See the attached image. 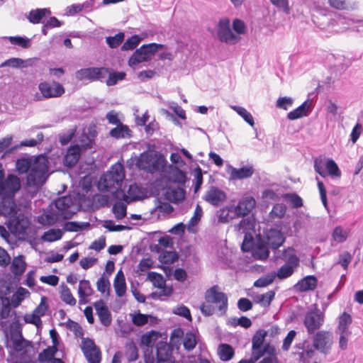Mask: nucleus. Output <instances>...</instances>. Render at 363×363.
<instances>
[{
  "label": "nucleus",
  "instance_id": "de8ad7c7",
  "mask_svg": "<svg viewBox=\"0 0 363 363\" xmlns=\"http://www.w3.org/2000/svg\"><path fill=\"white\" fill-rule=\"evenodd\" d=\"M76 142L77 146H79L83 152L92 148L94 144V140L90 138V137L85 133L82 134Z\"/></svg>",
  "mask_w": 363,
  "mask_h": 363
},
{
  "label": "nucleus",
  "instance_id": "f704fd0d",
  "mask_svg": "<svg viewBox=\"0 0 363 363\" xmlns=\"http://www.w3.org/2000/svg\"><path fill=\"white\" fill-rule=\"evenodd\" d=\"M57 352V347L49 346L39 353L38 359L40 362H50Z\"/></svg>",
  "mask_w": 363,
  "mask_h": 363
},
{
  "label": "nucleus",
  "instance_id": "4468645a",
  "mask_svg": "<svg viewBox=\"0 0 363 363\" xmlns=\"http://www.w3.org/2000/svg\"><path fill=\"white\" fill-rule=\"evenodd\" d=\"M203 199L213 206H219L226 201L227 195L219 188L211 186L203 195Z\"/></svg>",
  "mask_w": 363,
  "mask_h": 363
},
{
  "label": "nucleus",
  "instance_id": "4c0bfd02",
  "mask_svg": "<svg viewBox=\"0 0 363 363\" xmlns=\"http://www.w3.org/2000/svg\"><path fill=\"white\" fill-rule=\"evenodd\" d=\"M325 170L327 175L329 174L333 178H340L341 177V171L333 159H327Z\"/></svg>",
  "mask_w": 363,
  "mask_h": 363
},
{
  "label": "nucleus",
  "instance_id": "864d4df0",
  "mask_svg": "<svg viewBox=\"0 0 363 363\" xmlns=\"http://www.w3.org/2000/svg\"><path fill=\"white\" fill-rule=\"evenodd\" d=\"M147 279L152 283L155 287L160 289L164 286L165 280L164 279L162 275L157 272H149L147 274Z\"/></svg>",
  "mask_w": 363,
  "mask_h": 363
},
{
  "label": "nucleus",
  "instance_id": "ea45409f",
  "mask_svg": "<svg viewBox=\"0 0 363 363\" xmlns=\"http://www.w3.org/2000/svg\"><path fill=\"white\" fill-rule=\"evenodd\" d=\"M63 235V232L60 229H50L45 231L41 237L43 241L54 242L60 240Z\"/></svg>",
  "mask_w": 363,
  "mask_h": 363
},
{
  "label": "nucleus",
  "instance_id": "2f4dec72",
  "mask_svg": "<svg viewBox=\"0 0 363 363\" xmlns=\"http://www.w3.org/2000/svg\"><path fill=\"white\" fill-rule=\"evenodd\" d=\"M218 353L220 359L225 362L230 360L235 354L233 347L225 343H222L219 345Z\"/></svg>",
  "mask_w": 363,
  "mask_h": 363
},
{
  "label": "nucleus",
  "instance_id": "423d86ee",
  "mask_svg": "<svg viewBox=\"0 0 363 363\" xmlns=\"http://www.w3.org/2000/svg\"><path fill=\"white\" fill-rule=\"evenodd\" d=\"M218 39L227 44L235 45L240 37L233 33L230 27V20L228 18H220L217 26Z\"/></svg>",
  "mask_w": 363,
  "mask_h": 363
},
{
  "label": "nucleus",
  "instance_id": "e433bc0d",
  "mask_svg": "<svg viewBox=\"0 0 363 363\" xmlns=\"http://www.w3.org/2000/svg\"><path fill=\"white\" fill-rule=\"evenodd\" d=\"M109 196L108 195L96 194L92 196V206L96 210L108 206L109 204Z\"/></svg>",
  "mask_w": 363,
  "mask_h": 363
},
{
  "label": "nucleus",
  "instance_id": "f3484780",
  "mask_svg": "<svg viewBox=\"0 0 363 363\" xmlns=\"http://www.w3.org/2000/svg\"><path fill=\"white\" fill-rule=\"evenodd\" d=\"M269 248L262 235L259 234L256 237V244L250 252L255 259L265 260L269 255Z\"/></svg>",
  "mask_w": 363,
  "mask_h": 363
},
{
  "label": "nucleus",
  "instance_id": "9d476101",
  "mask_svg": "<svg viewBox=\"0 0 363 363\" xmlns=\"http://www.w3.org/2000/svg\"><path fill=\"white\" fill-rule=\"evenodd\" d=\"M38 89L43 98H57L65 92L64 86L59 82L53 80L52 82H42L38 84Z\"/></svg>",
  "mask_w": 363,
  "mask_h": 363
},
{
  "label": "nucleus",
  "instance_id": "13d9d810",
  "mask_svg": "<svg viewBox=\"0 0 363 363\" xmlns=\"http://www.w3.org/2000/svg\"><path fill=\"white\" fill-rule=\"evenodd\" d=\"M255 227L254 219L252 218H242L238 225V230L242 233L250 232Z\"/></svg>",
  "mask_w": 363,
  "mask_h": 363
},
{
  "label": "nucleus",
  "instance_id": "052dcab7",
  "mask_svg": "<svg viewBox=\"0 0 363 363\" xmlns=\"http://www.w3.org/2000/svg\"><path fill=\"white\" fill-rule=\"evenodd\" d=\"M141 39L138 35H133L126 40L121 47L122 50H131L135 49L140 43Z\"/></svg>",
  "mask_w": 363,
  "mask_h": 363
},
{
  "label": "nucleus",
  "instance_id": "bf43d9fd",
  "mask_svg": "<svg viewBox=\"0 0 363 363\" xmlns=\"http://www.w3.org/2000/svg\"><path fill=\"white\" fill-rule=\"evenodd\" d=\"M276 277L275 273L267 274L263 277H259L254 283L255 287H265L272 284Z\"/></svg>",
  "mask_w": 363,
  "mask_h": 363
},
{
  "label": "nucleus",
  "instance_id": "b1692460",
  "mask_svg": "<svg viewBox=\"0 0 363 363\" xmlns=\"http://www.w3.org/2000/svg\"><path fill=\"white\" fill-rule=\"evenodd\" d=\"M50 9H36L31 10L27 15V18L30 23L38 24L42 22V19L48 14H50Z\"/></svg>",
  "mask_w": 363,
  "mask_h": 363
},
{
  "label": "nucleus",
  "instance_id": "6ab92c4d",
  "mask_svg": "<svg viewBox=\"0 0 363 363\" xmlns=\"http://www.w3.org/2000/svg\"><path fill=\"white\" fill-rule=\"evenodd\" d=\"M14 196H3L0 202V215L9 217H16L17 207L15 203Z\"/></svg>",
  "mask_w": 363,
  "mask_h": 363
},
{
  "label": "nucleus",
  "instance_id": "393cba45",
  "mask_svg": "<svg viewBox=\"0 0 363 363\" xmlns=\"http://www.w3.org/2000/svg\"><path fill=\"white\" fill-rule=\"evenodd\" d=\"M109 135L116 139L130 138L132 136V131L128 125L120 123L110 130Z\"/></svg>",
  "mask_w": 363,
  "mask_h": 363
},
{
  "label": "nucleus",
  "instance_id": "c756f323",
  "mask_svg": "<svg viewBox=\"0 0 363 363\" xmlns=\"http://www.w3.org/2000/svg\"><path fill=\"white\" fill-rule=\"evenodd\" d=\"M4 38L9 40L12 45H18L24 49L30 48L32 45L31 40L25 36H8L4 37Z\"/></svg>",
  "mask_w": 363,
  "mask_h": 363
},
{
  "label": "nucleus",
  "instance_id": "09e8293b",
  "mask_svg": "<svg viewBox=\"0 0 363 363\" xmlns=\"http://www.w3.org/2000/svg\"><path fill=\"white\" fill-rule=\"evenodd\" d=\"M149 318L157 320V317L150 314H143L141 313H138L133 316L132 322L135 325L141 327L148 323Z\"/></svg>",
  "mask_w": 363,
  "mask_h": 363
},
{
  "label": "nucleus",
  "instance_id": "39448f33",
  "mask_svg": "<svg viewBox=\"0 0 363 363\" xmlns=\"http://www.w3.org/2000/svg\"><path fill=\"white\" fill-rule=\"evenodd\" d=\"M109 73V68L101 67H87L77 70L76 77L79 80H89L90 82L100 81L103 82Z\"/></svg>",
  "mask_w": 363,
  "mask_h": 363
},
{
  "label": "nucleus",
  "instance_id": "6e6d98bb",
  "mask_svg": "<svg viewBox=\"0 0 363 363\" xmlns=\"http://www.w3.org/2000/svg\"><path fill=\"white\" fill-rule=\"evenodd\" d=\"M352 321L351 315L344 312L339 318V323H338V330H344V331H350L349 330V326L351 325Z\"/></svg>",
  "mask_w": 363,
  "mask_h": 363
},
{
  "label": "nucleus",
  "instance_id": "412c9836",
  "mask_svg": "<svg viewBox=\"0 0 363 363\" xmlns=\"http://www.w3.org/2000/svg\"><path fill=\"white\" fill-rule=\"evenodd\" d=\"M172 354L171 346L160 340L156 344V357L158 363H164L170 360Z\"/></svg>",
  "mask_w": 363,
  "mask_h": 363
},
{
  "label": "nucleus",
  "instance_id": "dca6fc26",
  "mask_svg": "<svg viewBox=\"0 0 363 363\" xmlns=\"http://www.w3.org/2000/svg\"><path fill=\"white\" fill-rule=\"evenodd\" d=\"M256 201L254 198L247 196L241 199L236 206L233 205V213L237 218L247 216L255 208Z\"/></svg>",
  "mask_w": 363,
  "mask_h": 363
},
{
  "label": "nucleus",
  "instance_id": "5fc2aeb1",
  "mask_svg": "<svg viewBox=\"0 0 363 363\" xmlns=\"http://www.w3.org/2000/svg\"><path fill=\"white\" fill-rule=\"evenodd\" d=\"M62 291L60 295L62 301L69 306H74L77 303V301L72 296L69 289L64 284L62 285Z\"/></svg>",
  "mask_w": 363,
  "mask_h": 363
},
{
  "label": "nucleus",
  "instance_id": "473e14b6",
  "mask_svg": "<svg viewBox=\"0 0 363 363\" xmlns=\"http://www.w3.org/2000/svg\"><path fill=\"white\" fill-rule=\"evenodd\" d=\"M12 142V136H6L2 139L0 140V154L3 152L4 150H6L2 155V157L13 153L14 151H16L18 149V146L15 145L13 147H11L9 148V147L11 145Z\"/></svg>",
  "mask_w": 363,
  "mask_h": 363
},
{
  "label": "nucleus",
  "instance_id": "37998d69",
  "mask_svg": "<svg viewBox=\"0 0 363 363\" xmlns=\"http://www.w3.org/2000/svg\"><path fill=\"white\" fill-rule=\"evenodd\" d=\"M72 204V199L69 196H64L59 197L55 201V208L62 211H67Z\"/></svg>",
  "mask_w": 363,
  "mask_h": 363
},
{
  "label": "nucleus",
  "instance_id": "f8f14e48",
  "mask_svg": "<svg viewBox=\"0 0 363 363\" xmlns=\"http://www.w3.org/2000/svg\"><path fill=\"white\" fill-rule=\"evenodd\" d=\"M20 188V179L14 174H9L0 184V195L14 196Z\"/></svg>",
  "mask_w": 363,
  "mask_h": 363
},
{
  "label": "nucleus",
  "instance_id": "20e7f679",
  "mask_svg": "<svg viewBox=\"0 0 363 363\" xmlns=\"http://www.w3.org/2000/svg\"><path fill=\"white\" fill-rule=\"evenodd\" d=\"M164 47V45L152 43L143 45L140 48L136 49L128 60V65L133 67L143 62H148L160 48Z\"/></svg>",
  "mask_w": 363,
  "mask_h": 363
},
{
  "label": "nucleus",
  "instance_id": "58836bf2",
  "mask_svg": "<svg viewBox=\"0 0 363 363\" xmlns=\"http://www.w3.org/2000/svg\"><path fill=\"white\" fill-rule=\"evenodd\" d=\"M108 77L106 81V85L111 86L116 85L119 81L125 79L126 74L124 72H113L112 69L109 68Z\"/></svg>",
  "mask_w": 363,
  "mask_h": 363
},
{
  "label": "nucleus",
  "instance_id": "f03ea898",
  "mask_svg": "<svg viewBox=\"0 0 363 363\" xmlns=\"http://www.w3.org/2000/svg\"><path fill=\"white\" fill-rule=\"evenodd\" d=\"M16 167L19 174H25L30 169L33 174L43 175L48 170V160L39 156L33 162L29 158L21 157L16 160Z\"/></svg>",
  "mask_w": 363,
  "mask_h": 363
},
{
  "label": "nucleus",
  "instance_id": "a18cd8bd",
  "mask_svg": "<svg viewBox=\"0 0 363 363\" xmlns=\"http://www.w3.org/2000/svg\"><path fill=\"white\" fill-rule=\"evenodd\" d=\"M328 3L330 6L337 10L352 11L354 9L347 0H328Z\"/></svg>",
  "mask_w": 363,
  "mask_h": 363
},
{
  "label": "nucleus",
  "instance_id": "bb28decb",
  "mask_svg": "<svg viewBox=\"0 0 363 363\" xmlns=\"http://www.w3.org/2000/svg\"><path fill=\"white\" fill-rule=\"evenodd\" d=\"M24 259L25 257L23 255H18L13 258L11 265V269L15 277H19L25 272L26 263Z\"/></svg>",
  "mask_w": 363,
  "mask_h": 363
},
{
  "label": "nucleus",
  "instance_id": "c03bdc74",
  "mask_svg": "<svg viewBox=\"0 0 363 363\" xmlns=\"http://www.w3.org/2000/svg\"><path fill=\"white\" fill-rule=\"evenodd\" d=\"M231 108L251 127L255 125V121L252 114L245 108L238 106H232Z\"/></svg>",
  "mask_w": 363,
  "mask_h": 363
},
{
  "label": "nucleus",
  "instance_id": "a19ab883",
  "mask_svg": "<svg viewBox=\"0 0 363 363\" xmlns=\"http://www.w3.org/2000/svg\"><path fill=\"white\" fill-rule=\"evenodd\" d=\"M170 177L172 182L180 185H184L187 179L186 173L177 167L172 171Z\"/></svg>",
  "mask_w": 363,
  "mask_h": 363
},
{
  "label": "nucleus",
  "instance_id": "1a4fd4ad",
  "mask_svg": "<svg viewBox=\"0 0 363 363\" xmlns=\"http://www.w3.org/2000/svg\"><path fill=\"white\" fill-rule=\"evenodd\" d=\"M82 350L89 363H100L101 353L100 349L96 345L94 340L89 337L82 341Z\"/></svg>",
  "mask_w": 363,
  "mask_h": 363
},
{
  "label": "nucleus",
  "instance_id": "c9c22d12",
  "mask_svg": "<svg viewBox=\"0 0 363 363\" xmlns=\"http://www.w3.org/2000/svg\"><path fill=\"white\" fill-rule=\"evenodd\" d=\"M125 356L128 362H135L138 359V349L133 341L125 344Z\"/></svg>",
  "mask_w": 363,
  "mask_h": 363
},
{
  "label": "nucleus",
  "instance_id": "7ed1b4c3",
  "mask_svg": "<svg viewBox=\"0 0 363 363\" xmlns=\"http://www.w3.org/2000/svg\"><path fill=\"white\" fill-rule=\"evenodd\" d=\"M164 159L162 155L145 151L138 157L136 165L140 169L153 172L160 170L164 167Z\"/></svg>",
  "mask_w": 363,
  "mask_h": 363
},
{
  "label": "nucleus",
  "instance_id": "603ef678",
  "mask_svg": "<svg viewBox=\"0 0 363 363\" xmlns=\"http://www.w3.org/2000/svg\"><path fill=\"white\" fill-rule=\"evenodd\" d=\"M124 38V33L119 32L114 36L106 37V42L111 48H116L123 42Z\"/></svg>",
  "mask_w": 363,
  "mask_h": 363
},
{
  "label": "nucleus",
  "instance_id": "5701e85b",
  "mask_svg": "<svg viewBox=\"0 0 363 363\" xmlns=\"http://www.w3.org/2000/svg\"><path fill=\"white\" fill-rule=\"evenodd\" d=\"M254 171L252 166H244L239 169L230 167V175L232 179H243L251 177Z\"/></svg>",
  "mask_w": 363,
  "mask_h": 363
},
{
  "label": "nucleus",
  "instance_id": "9b49d317",
  "mask_svg": "<svg viewBox=\"0 0 363 363\" xmlns=\"http://www.w3.org/2000/svg\"><path fill=\"white\" fill-rule=\"evenodd\" d=\"M218 286L214 285L205 293V299L207 303H218L219 311L225 313L228 308V297L223 292L218 291Z\"/></svg>",
  "mask_w": 363,
  "mask_h": 363
},
{
  "label": "nucleus",
  "instance_id": "338daca9",
  "mask_svg": "<svg viewBox=\"0 0 363 363\" xmlns=\"http://www.w3.org/2000/svg\"><path fill=\"white\" fill-rule=\"evenodd\" d=\"M332 235L333 239L340 243L345 242L348 236L347 233L343 230L340 226L334 228Z\"/></svg>",
  "mask_w": 363,
  "mask_h": 363
},
{
  "label": "nucleus",
  "instance_id": "e2e57ef3",
  "mask_svg": "<svg viewBox=\"0 0 363 363\" xmlns=\"http://www.w3.org/2000/svg\"><path fill=\"white\" fill-rule=\"evenodd\" d=\"M284 197L294 208H298L303 206L302 199L295 193L286 194Z\"/></svg>",
  "mask_w": 363,
  "mask_h": 363
},
{
  "label": "nucleus",
  "instance_id": "79ce46f5",
  "mask_svg": "<svg viewBox=\"0 0 363 363\" xmlns=\"http://www.w3.org/2000/svg\"><path fill=\"white\" fill-rule=\"evenodd\" d=\"M179 259L175 251L163 250L159 256V261L162 264H172Z\"/></svg>",
  "mask_w": 363,
  "mask_h": 363
},
{
  "label": "nucleus",
  "instance_id": "ddd939ff",
  "mask_svg": "<svg viewBox=\"0 0 363 363\" xmlns=\"http://www.w3.org/2000/svg\"><path fill=\"white\" fill-rule=\"evenodd\" d=\"M266 244L272 250H277L285 242V237L280 230L270 228L262 235Z\"/></svg>",
  "mask_w": 363,
  "mask_h": 363
},
{
  "label": "nucleus",
  "instance_id": "0eeeda50",
  "mask_svg": "<svg viewBox=\"0 0 363 363\" xmlns=\"http://www.w3.org/2000/svg\"><path fill=\"white\" fill-rule=\"evenodd\" d=\"M323 323L324 315L318 308H315V311L308 312L303 320V324L309 335L314 334L316 330L320 329Z\"/></svg>",
  "mask_w": 363,
  "mask_h": 363
},
{
  "label": "nucleus",
  "instance_id": "8fccbe9b",
  "mask_svg": "<svg viewBox=\"0 0 363 363\" xmlns=\"http://www.w3.org/2000/svg\"><path fill=\"white\" fill-rule=\"evenodd\" d=\"M244 239L241 245V250L245 252H250L253 247L256 244V241H255L252 235L250 232L244 233Z\"/></svg>",
  "mask_w": 363,
  "mask_h": 363
},
{
  "label": "nucleus",
  "instance_id": "2eb2a0df",
  "mask_svg": "<svg viewBox=\"0 0 363 363\" xmlns=\"http://www.w3.org/2000/svg\"><path fill=\"white\" fill-rule=\"evenodd\" d=\"M300 259L296 255H291L288 260L277 271L276 276L280 279L291 277L299 266Z\"/></svg>",
  "mask_w": 363,
  "mask_h": 363
},
{
  "label": "nucleus",
  "instance_id": "4be33fe9",
  "mask_svg": "<svg viewBox=\"0 0 363 363\" xmlns=\"http://www.w3.org/2000/svg\"><path fill=\"white\" fill-rule=\"evenodd\" d=\"M317 286V278L314 275H308L299 280L294 286L297 291L306 292L315 290Z\"/></svg>",
  "mask_w": 363,
  "mask_h": 363
},
{
  "label": "nucleus",
  "instance_id": "f257e3e1",
  "mask_svg": "<svg viewBox=\"0 0 363 363\" xmlns=\"http://www.w3.org/2000/svg\"><path fill=\"white\" fill-rule=\"evenodd\" d=\"M123 178V166L113 165L109 171L101 176L98 188L101 191H111L115 194L120 189Z\"/></svg>",
  "mask_w": 363,
  "mask_h": 363
},
{
  "label": "nucleus",
  "instance_id": "7c9ffc66",
  "mask_svg": "<svg viewBox=\"0 0 363 363\" xmlns=\"http://www.w3.org/2000/svg\"><path fill=\"white\" fill-rule=\"evenodd\" d=\"M93 289L89 280L82 279L79 281L78 289V294L79 297V303H82V299L91 296L93 293Z\"/></svg>",
  "mask_w": 363,
  "mask_h": 363
},
{
  "label": "nucleus",
  "instance_id": "6e6552de",
  "mask_svg": "<svg viewBox=\"0 0 363 363\" xmlns=\"http://www.w3.org/2000/svg\"><path fill=\"white\" fill-rule=\"evenodd\" d=\"M332 343V334L328 331H318L313 337V345L314 348L325 354L329 353Z\"/></svg>",
  "mask_w": 363,
  "mask_h": 363
},
{
  "label": "nucleus",
  "instance_id": "774afa93",
  "mask_svg": "<svg viewBox=\"0 0 363 363\" xmlns=\"http://www.w3.org/2000/svg\"><path fill=\"white\" fill-rule=\"evenodd\" d=\"M294 99L291 97H279L276 102V106L279 108L288 110L293 105Z\"/></svg>",
  "mask_w": 363,
  "mask_h": 363
},
{
  "label": "nucleus",
  "instance_id": "680f3d73",
  "mask_svg": "<svg viewBox=\"0 0 363 363\" xmlns=\"http://www.w3.org/2000/svg\"><path fill=\"white\" fill-rule=\"evenodd\" d=\"M110 281L108 278H106L104 275L101 276L96 282L97 290L101 294H104L107 291V295H109L110 292Z\"/></svg>",
  "mask_w": 363,
  "mask_h": 363
},
{
  "label": "nucleus",
  "instance_id": "aec40b11",
  "mask_svg": "<svg viewBox=\"0 0 363 363\" xmlns=\"http://www.w3.org/2000/svg\"><path fill=\"white\" fill-rule=\"evenodd\" d=\"M312 99L306 100L302 104L287 113V118L294 121L304 116H308L312 111Z\"/></svg>",
  "mask_w": 363,
  "mask_h": 363
},
{
  "label": "nucleus",
  "instance_id": "4d7b16f0",
  "mask_svg": "<svg viewBox=\"0 0 363 363\" xmlns=\"http://www.w3.org/2000/svg\"><path fill=\"white\" fill-rule=\"evenodd\" d=\"M325 158L318 157L314 160V170L320 177H325L327 176V172L325 170Z\"/></svg>",
  "mask_w": 363,
  "mask_h": 363
},
{
  "label": "nucleus",
  "instance_id": "a211bd4d",
  "mask_svg": "<svg viewBox=\"0 0 363 363\" xmlns=\"http://www.w3.org/2000/svg\"><path fill=\"white\" fill-rule=\"evenodd\" d=\"M94 306L101 323L104 326H109L112 322L111 313L104 301L99 299L94 303Z\"/></svg>",
  "mask_w": 363,
  "mask_h": 363
},
{
  "label": "nucleus",
  "instance_id": "72a5a7b5",
  "mask_svg": "<svg viewBox=\"0 0 363 363\" xmlns=\"http://www.w3.org/2000/svg\"><path fill=\"white\" fill-rule=\"evenodd\" d=\"M274 296L275 292L274 291H269L265 294L256 295L254 300L256 303L261 304V306L268 307L274 299Z\"/></svg>",
  "mask_w": 363,
  "mask_h": 363
},
{
  "label": "nucleus",
  "instance_id": "c85d7f7f",
  "mask_svg": "<svg viewBox=\"0 0 363 363\" xmlns=\"http://www.w3.org/2000/svg\"><path fill=\"white\" fill-rule=\"evenodd\" d=\"M89 226V222L67 221L64 224L63 229L68 232H79L86 230Z\"/></svg>",
  "mask_w": 363,
  "mask_h": 363
},
{
  "label": "nucleus",
  "instance_id": "a878e982",
  "mask_svg": "<svg viewBox=\"0 0 363 363\" xmlns=\"http://www.w3.org/2000/svg\"><path fill=\"white\" fill-rule=\"evenodd\" d=\"M161 337L160 332L152 330L143 334L140 338V346L152 348L156 341Z\"/></svg>",
  "mask_w": 363,
  "mask_h": 363
},
{
  "label": "nucleus",
  "instance_id": "69168bd1",
  "mask_svg": "<svg viewBox=\"0 0 363 363\" xmlns=\"http://www.w3.org/2000/svg\"><path fill=\"white\" fill-rule=\"evenodd\" d=\"M196 345V341L195 338V335L192 333H187L183 341V346L184 349L188 351L192 350Z\"/></svg>",
  "mask_w": 363,
  "mask_h": 363
},
{
  "label": "nucleus",
  "instance_id": "49530a36",
  "mask_svg": "<svg viewBox=\"0 0 363 363\" xmlns=\"http://www.w3.org/2000/svg\"><path fill=\"white\" fill-rule=\"evenodd\" d=\"M273 250L274 258V260L276 261L281 259L286 262L291 255H296L294 252L295 250L292 247H289L286 249H284V250H279L278 249Z\"/></svg>",
  "mask_w": 363,
  "mask_h": 363
},
{
  "label": "nucleus",
  "instance_id": "3c124183",
  "mask_svg": "<svg viewBox=\"0 0 363 363\" xmlns=\"http://www.w3.org/2000/svg\"><path fill=\"white\" fill-rule=\"evenodd\" d=\"M267 332L264 330H257L252 338V347L255 350L264 345Z\"/></svg>",
  "mask_w": 363,
  "mask_h": 363
},
{
  "label": "nucleus",
  "instance_id": "0e129e2a",
  "mask_svg": "<svg viewBox=\"0 0 363 363\" xmlns=\"http://www.w3.org/2000/svg\"><path fill=\"white\" fill-rule=\"evenodd\" d=\"M126 206L123 203H116L113 205L112 211L117 220H121L126 216Z\"/></svg>",
  "mask_w": 363,
  "mask_h": 363
},
{
  "label": "nucleus",
  "instance_id": "cd10ccee",
  "mask_svg": "<svg viewBox=\"0 0 363 363\" xmlns=\"http://www.w3.org/2000/svg\"><path fill=\"white\" fill-rule=\"evenodd\" d=\"M216 216L218 223H227L230 220L237 218L235 213H233V205L227 206L219 209L216 213Z\"/></svg>",
  "mask_w": 363,
  "mask_h": 363
}]
</instances>
